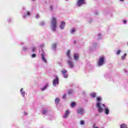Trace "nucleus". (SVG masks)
Masks as SVG:
<instances>
[{"mask_svg": "<svg viewBox=\"0 0 128 128\" xmlns=\"http://www.w3.org/2000/svg\"><path fill=\"white\" fill-rule=\"evenodd\" d=\"M23 10H24V8H23Z\"/></svg>", "mask_w": 128, "mask_h": 128, "instance_id": "obj_46", "label": "nucleus"}, {"mask_svg": "<svg viewBox=\"0 0 128 128\" xmlns=\"http://www.w3.org/2000/svg\"><path fill=\"white\" fill-rule=\"evenodd\" d=\"M65 26H66V22H64V21H62L60 26V30H64Z\"/></svg>", "mask_w": 128, "mask_h": 128, "instance_id": "obj_8", "label": "nucleus"}, {"mask_svg": "<svg viewBox=\"0 0 128 128\" xmlns=\"http://www.w3.org/2000/svg\"><path fill=\"white\" fill-rule=\"evenodd\" d=\"M90 96H92V98H96V93H92V94H90Z\"/></svg>", "mask_w": 128, "mask_h": 128, "instance_id": "obj_25", "label": "nucleus"}, {"mask_svg": "<svg viewBox=\"0 0 128 128\" xmlns=\"http://www.w3.org/2000/svg\"><path fill=\"white\" fill-rule=\"evenodd\" d=\"M92 128H98L96 127V124H94V125L92 126Z\"/></svg>", "mask_w": 128, "mask_h": 128, "instance_id": "obj_35", "label": "nucleus"}, {"mask_svg": "<svg viewBox=\"0 0 128 128\" xmlns=\"http://www.w3.org/2000/svg\"><path fill=\"white\" fill-rule=\"evenodd\" d=\"M21 44H24V43H21Z\"/></svg>", "mask_w": 128, "mask_h": 128, "instance_id": "obj_45", "label": "nucleus"}, {"mask_svg": "<svg viewBox=\"0 0 128 128\" xmlns=\"http://www.w3.org/2000/svg\"><path fill=\"white\" fill-rule=\"evenodd\" d=\"M48 84H46V86H44V88H41V90H46V88H48Z\"/></svg>", "mask_w": 128, "mask_h": 128, "instance_id": "obj_17", "label": "nucleus"}, {"mask_svg": "<svg viewBox=\"0 0 128 128\" xmlns=\"http://www.w3.org/2000/svg\"><path fill=\"white\" fill-rule=\"evenodd\" d=\"M96 106L98 108L99 112H102L104 111L105 114H110V109L104 104L97 102Z\"/></svg>", "mask_w": 128, "mask_h": 128, "instance_id": "obj_1", "label": "nucleus"}, {"mask_svg": "<svg viewBox=\"0 0 128 128\" xmlns=\"http://www.w3.org/2000/svg\"><path fill=\"white\" fill-rule=\"evenodd\" d=\"M66 94H64L62 97V98H63V100H66Z\"/></svg>", "mask_w": 128, "mask_h": 128, "instance_id": "obj_30", "label": "nucleus"}, {"mask_svg": "<svg viewBox=\"0 0 128 128\" xmlns=\"http://www.w3.org/2000/svg\"><path fill=\"white\" fill-rule=\"evenodd\" d=\"M80 124L84 126V120H82L80 122Z\"/></svg>", "mask_w": 128, "mask_h": 128, "instance_id": "obj_27", "label": "nucleus"}, {"mask_svg": "<svg viewBox=\"0 0 128 128\" xmlns=\"http://www.w3.org/2000/svg\"><path fill=\"white\" fill-rule=\"evenodd\" d=\"M120 2H124V0H120Z\"/></svg>", "mask_w": 128, "mask_h": 128, "instance_id": "obj_43", "label": "nucleus"}, {"mask_svg": "<svg viewBox=\"0 0 128 128\" xmlns=\"http://www.w3.org/2000/svg\"><path fill=\"white\" fill-rule=\"evenodd\" d=\"M47 112H48V110H44L42 111L43 114H46Z\"/></svg>", "mask_w": 128, "mask_h": 128, "instance_id": "obj_26", "label": "nucleus"}, {"mask_svg": "<svg viewBox=\"0 0 128 128\" xmlns=\"http://www.w3.org/2000/svg\"><path fill=\"white\" fill-rule=\"evenodd\" d=\"M50 8L51 10H52V6H50Z\"/></svg>", "mask_w": 128, "mask_h": 128, "instance_id": "obj_39", "label": "nucleus"}, {"mask_svg": "<svg viewBox=\"0 0 128 128\" xmlns=\"http://www.w3.org/2000/svg\"><path fill=\"white\" fill-rule=\"evenodd\" d=\"M24 116H28V113L26 112H24Z\"/></svg>", "mask_w": 128, "mask_h": 128, "instance_id": "obj_38", "label": "nucleus"}, {"mask_svg": "<svg viewBox=\"0 0 128 128\" xmlns=\"http://www.w3.org/2000/svg\"><path fill=\"white\" fill-rule=\"evenodd\" d=\"M68 64H69V66L71 68H74V62H72V61L71 60H70V59L68 60Z\"/></svg>", "mask_w": 128, "mask_h": 128, "instance_id": "obj_11", "label": "nucleus"}, {"mask_svg": "<svg viewBox=\"0 0 128 128\" xmlns=\"http://www.w3.org/2000/svg\"><path fill=\"white\" fill-rule=\"evenodd\" d=\"M59 102H60V98H56V99L55 100V102H56V104H58Z\"/></svg>", "mask_w": 128, "mask_h": 128, "instance_id": "obj_19", "label": "nucleus"}, {"mask_svg": "<svg viewBox=\"0 0 128 128\" xmlns=\"http://www.w3.org/2000/svg\"><path fill=\"white\" fill-rule=\"evenodd\" d=\"M124 24H126V20H124Z\"/></svg>", "mask_w": 128, "mask_h": 128, "instance_id": "obj_40", "label": "nucleus"}, {"mask_svg": "<svg viewBox=\"0 0 128 128\" xmlns=\"http://www.w3.org/2000/svg\"><path fill=\"white\" fill-rule=\"evenodd\" d=\"M70 50H68V51L67 56H68V58H70Z\"/></svg>", "mask_w": 128, "mask_h": 128, "instance_id": "obj_20", "label": "nucleus"}, {"mask_svg": "<svg viewBox=\"0 0 128 128\" xmlns=\"http://www.w3.org/2000/svg\"><path fill=\"white\" fill-rule=\"evenodd\" d=\"M36 54H32V58H36Z\"/></svg>", "mask_w": 128, "mask_h": 128, "instance_id": "obj_33", "label": "nucleus"}, {"mask_svg": "<svg viewBox=\"0 0 128 128\" xmlns=\"http://www.w3.org/2000/svg\"><path fill=\"white\" fill-rule=\"evenodd\" d=\"M76 102H74L71 103V107L74 108V106H76Z\"/></svg>", "mask_w": 128, "mask_h": 128, "instance_id": "obj_22", "label": "nucleus"}, {"mask_svg": "<svg viewBox=\"0 0 128 128\" xmlns=\"http://www.w3.org/2000/svg\"><path fill=\"white\" fill-rule=\"evenodd\" d=\"M66 0V2H68V0Z\"/></svg>", "mask_w": 128, "mask_h": 128, "instance_id": "obj_47", "label": "nucleus"}, {"mask_svg": "<svg viewBox=\"0 0 128 128\" xmlns=\"http://www.w3.org/2000/svg\"><path fill=\"white\" fill-rule=\"evenodd\" d=\"M23 50H24V52H28V48L26 46H24L23 48Z\"/></svg>", "mask_w": 128, "mask_h": 128, "instance_id": "obj_18", "label": "nucleus"}, {"mask_svg": "<svg viewBox=\"0 0 128 128\" xmlns=\"http://www.w3.org/2000/svg\"><path fill=\"white\" fill-rule=\"evenodd\" d=\"M74 58L76 60H78V53L74 54Z\"/></svg>", "mask_w": 128, "mask_h": 128, "instance_id": "obj_14", "label": "nucleus"}, {"mask_svg": "<svg viewBox=\"0 0 128 128\" xmlns=\"http://www.w3.org/2000/svg\"><path fill=\"white\" fill-rule=\"evenodd\" d=\"M82 4H86V0H78L77 6H82Z\"/></svg>", "mask_w": 128, "mask_h": 128, "instance_id": "obj_6", "label": "nucleus"}, {"mask_svg": "<svg viewBox=\"0 0 128 128\" xmlns=\"http://www.w3.org/2000/svg\"><path fill=\"white\" fill-rule=\"evenodd\" d=\"M62 74H63L64 78H66L68 76L66 72V70L62 71Z\"/></svg>", "mask_w": 128, "mask_h": 128, "instance_id": "obj_9", "label": "nucleus"}, {"mask_svg": "<svg viewBox=\"0 0 128 128\" xmlns=\"http://www.w3.org/2000/svg\"><path fill=\"white\" fill-rule=\"evenodd\" d=\"M118 54H120V50H118L116 53Z\"/></svg>", "mask_w": 128, "mask_h": 128, "instance_id": "obj_36", "label": "nucleus"}, {"mask_svg": "<svg viewBox=\"0 0 128 128\" xmlns=\"http://www.w3.org/2000/svg\"><path fill=\"white\" fill-rule=\"evenodd\" d=\"M105 78H110V76L108 75H106V76H105Z\"/></svg>", "mask_w": 128, "mask_h": 128, "instance_id": "obj_37", "label": "nucleus"}, {"mask_svg": "<svg viewBox=\"0 0 128 128\" xmlns=\"http://www.w3.org/2000/svg\"><path fill=\"white\" fill-rule=\"evenodd\" d=\"M41 56H42V60H43V62H45V64H46V62H48V61H46V59L45 58L46 53H44V52H42L41 54Z\"/></svg>", "mask_w": 128, "mask_h": 128, "instance_id": "obj_7", "label": "nucleus"}, {"mask_svg": "<svg viewBox=\"0 0 128 128\" xmlns=\"http://www.w3.org/2000/svg\"><path fill=\"white\" fill-rule=\"evenodd\" d=\"M76 40L74 41V44H76Z\"/></svg>", "mask_w": 128, "mask_h": 128, "instance_id": "obj_44", "label": "nucleus"}, {"mask_svg": "<svg viewBox=\"0 0 128 128\" xmlns=\"http://www.w3.org/2000/svg\"><path fill=\"white\" fill-rule=\"evenodd\" d=\"M106 62V57L104 56H102L100 58L98 62V66H102Z\"/></svg>", "mask_w": 128, "mask_h": 128, "instance_id": "obj_3", "label": "nucleus"}, {"mask_svg": "<svg viewBox=\"0 0 128 128\" xmlns=\"http://www.w3.org/2000/svg\"><path fill=\"white\" fill-rule=\"evenodd\" d=\"M101 36H102V34L100 33L98 34V40H100Z\"/></svg>", "mask_w": 128, "mask_h": 128, "instance_id": "obj_31", "label": "nucleus"}, {"mask_svg": "<svg viewBox=\"0 0 128 128\" xmlns=\"http://www.w3.org/2000/svg\"><path fill=\"white\" fill-rule=\"evenodd\" d=\"M68 114H70V110H66L65 112V114L63 116V118H68Z\"/></svg>", "mask_w": 128, "mask_h": 128, "instance_id": "obj_10", "label": "nucleus"}, {"mask_svg": "<svg viewBox=\"0 0 128 128\" xmlns=\"http://www.w3.org/2000/svg\"><path fill=\"white\" fill-rule=\"evenodd\" d=\"M126 54H124L121 58L122 60H124V58H126Z\"/></svg>", "mask_w": 128, "mask_h": 128, "instance_id": "obj_21", "label": "nucleus"}, {"mask_svg": "<svg viewBox=\"0 0 128 128\" xmlns=\"http://www.w3.org/2000/svg\"><path fill=\"white\" fill-rule=\"evenodd\" d=\"M27 16H30V12H27L26 14H24L23 16L24 18H26Z\"/></svg>", "mask_w": 128, "mask_h": 128, "instance_id": "obj_13", "label": "nucleus"}, {"mask_svg": "<svg viewBox=\"0 0 128 128\" xmlns=\"http://www.w3.org/2000/svg\"><path fill=\"white\" fill-rule=\"evenodd\" d=\"M128 126L126 124H122L120 126V128H127Z\"/></svg>", "mask_w": 128, "mask_h": 128, "instance_id": "obj_15", "label": "nucleus"}, {"mask_svg": "<svg viewBox=\"0 0 128 128\" xmlns=\"http://www.w3.org/2000/svg\"><path fill=\"white\" fill-rule=\"evenodd\" d=\"M74 93V90H70L68 91V94H73Z\"/></svg>", "mask_w": 128, "mask_h": 128, "instance_id": "obj_24", "label": "nucleus"}, {"mask_svg": "<svg viewBox=\"0 0 128 128\" xmlns=\"http://www.w3.org/2000/svg\"><path fill=\"white\" fill-rule=\"evenodd\" d=\"M56 43H54L52 46V49L53 50H56Z\"/></svg>", "mask_w": 128, "mask_h": 128, "instance_id": "obj_16", "label": "nucleus"}, {"mask_svg": "<svg viewBox=\"0 0 128 128\" xmlns=\"http://www.w3.org/2000/svg\"><path fill=\"white\" fill-rule=\"evenodd\" d=\"M36 46H33L32 48V52H36Z\"/></svg>", "mask_w": 128, "mask_h": 128, "instance_id": "obj_29", "label": "nucleus"}, {"mask_svg": "<svg viewBox=\"0 0 128 128\" xmlns=\"http://www.w3.org/2000/svg\"><path fill=\"white\" fill-rule=\"evenodd\" d=\"M41 48H44V44H42L40 46Z\"/></svg>", "mask_w": 128, "mask_h": 128, "instance_id": "obj_42", "label": "nucleus"}, {"mask_svg": "<svg viewBox=\"0 0 128 128\" xmlns=\"http://www.w3.org/2000/svg\"><path fill=\"white\" fill-rule=\"evenodd\" d=\"M56 24H58L56 18L53 17L51 20V30L53 32H56Z\"/></svg>", "mask_w": 128, "mask_h": 128, "instance_id": "obj_2", "label": "nucleus"}, {"mask_svg": "<svg viewBox=\"0 0 128 128\" xmlns=\"http://www.w3.org/2000/svg\"><path fill=\"white\" fill-rule=\"evenodd\" d=\"M98 14V12H95V14Z\"/></svg>", "mask_w": 128, "mask_h": 128, "instance_id": "obj_41", "label": "nucleus"}, {"mask_svg": "<svg viewBox=\"0 0 128 128\" xmlns=\"http://www.w3.org/2000/svg\"><path fill=\"white\" fill-rule=\"evenodd\" d=\"M36 18H40V14H36Z\"/></svg>", "mask_w": 128, "mask_h": 128, "instance_id": "obj_34", "label": "nucleus"}, {"mask_svg": "<svg viewBox=\"0 0 128 128\" xmlns=\"http://www.w3.org/2000/svg\"><path fill=\"white\" fill-rule=\"evenodd\" d=\"M100 100H102V98L100 97H98L97 98V101H98V102H100Z\"/></svg>", "mask_w": 128, "mask_h": 128, "instance_id": "obj_28", "label": "nucleus"}, {"mask_svg": "<svg viewBox=\"0 0 128 128\" xmlns=\"http://www.w3.org/2000/svg\"><path fill=\"white\" fill-rule=\"evenodd\" d=\"M78 114H80V116H84V110L82 108H79L77 110Z\"/></svg>", "mask_w": 128, "mask_h": 128, "instance_id": "obj_5", "label": "nucleus"}, {"mask_svg": "<svg viewBox=\"0 0 128 128\" xmlns=\"http://www.w3.org/2000/svg\"><path fill=\"white\" fill-rule=\"evenodd\" d=\"M59 80L58 77L56 76H55V79L54 80L52 84L54 86H56L58 84Z\"/></svg>", "mask_w": 128, "mask_h": 128, "instance_id": "obj_4", "label": "nucleus"}, {"mask_svg": "<svg viewBox=\"0 0 128 128\" xmlns=\"http://www.w3.org/2000/svg\"><path fill=\"white\" fill-rule=\"evenodd\" d=\"M24 90V88H22L20 90V92H21V94L22 96H23V98H24V96L26 95V92L23 91Z\"/></svg>", "mask_w": 128, "mask_h": 128, "instance_id": "obj_12", "label": "nucleus"}, {"mask_svg": "<svg viewBox=\"0 0 128 128\" xmlns=\"http://www.w3.org/2000/svg\"><path fill=\"white\" fill-rule=\"evenodd\" d=\"M76 32V30L74 29H72L71 30V34H74Z\"/></svg>", "mask_w": 128, "mask_h": 128, "instance_id": "obj_32", "label": "nucleus"}, {"mask_svg": "<svg viewBox=\"0 0 128 128\" xmlns=\"http://www.w3.org/2000/svg\"><path fill=\"white\" fill-rule=\"evenodd\" d=\"M40 24L41 26H44V24H46L44 22H41L40 23Z\"/></svg>", "mask_w": 128, "mask_h": 128, "instance_id": "obj_23", "label": "nucleus"}]
</instances>
